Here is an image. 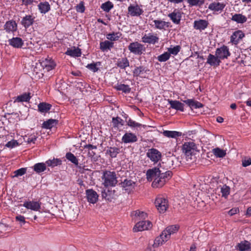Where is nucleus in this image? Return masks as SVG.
<instances>
[{
	"label": "nucleus",
	"mask_w": 251,
	"mask_h": 251,
	"mask_svg": "<svg viewBox=\"0 0 251 251\" xmlns=\"http://www.w3.org/2000/svg\"><path fill=\"white\" fill-rule=\"evenodd\" d=\"M170 53L165 52L164 53L158 56L157 59L160 62H165L168 60L170 57Z\"/></svg>",
	"instance_id": "obj_52"
},
{
	"label": "nucleus",
	"mask_w": 251,
	"mask_h": 251,
	"mask_svg": "<svg viewBox=\"0 0 251 251\" xmlns=\"http://www.w3.org/2000/svg\"><path fill=\"white\" fill-rule=\"evenodd\" d=\"M168 101L170 104V108L176 110L184 111V104L176 100H172L168 99Z\"/></svg>",
	"instance_id": "obj_19"
},
{
	"label": "nucleus",
	"mask_w": 251,
	"mask_h": 251,
	"mask_svg": "<svg viewBox=\"0 0 251 251\" xmlns=\"http://www.w3.org/2000/svg\"><path fill=\"white\" fill-rule=\"evenodd\" d=\"M184 103L188 105L191 109L199 108L203 107V104L194 99H187L183 101Z\"/></svg>",
	"instance_id": "obj_26"
},
{
	"label": "nucleus",
	"mask_w": 251,
	"mask_h": 251,
	"mask_svg": "<svg viewBox=\"0 0 251 251\" xmlns=\"http://www.w3.org/2000/svg\"><path fill=\"white\" fill-rule=\"evenodd\" d=\"M117 90L121 91L125 93H129L131 91V88L128 85L125 84H118L115 86Z\"/></svg>",
	"instance_id": "obj_43"
},
{
	"label": "nucleus",
	"mask_w": 251,
	"mask_h": 251,
	"mask_svg": "<svg viewBox=\"0 0 251 251\" xmlns=\"http://www.w3.org/2000/svg\"><path fill=\"white\" fill-rule=\"evenodd\" d=\"M85 149H88L89 150H92V149H96L97 146H94L91 144H88L84 146Z\"/></svg>",
	"instance_id": "obj_64"
},
{
	"label": "nucleus",
	"mask_w": 251,
	"mask_h": 251,
	"mask_svg": "<svg viewBox=\"0 0 251 251\" xmlns=\"http://www.w3.org/2000/svg\"><path fill=\"white\" fill-rule=\"evenodd\" d=\"M120 152V148L117 147H109L106 151V153L112 157L115 158Z\"/></svg>",
	"instance_id": "obj_42"
},
{
	"label": "nucleus",
	"mask_w": 251,
	"mask_h": 251,
	"mask_svg": "<svg viewBox=\"0 0 251 251\" xmlns=\"http://www.w3.org/2000/svg\"><path fill=\"white\" fill-rule=\"evenodd\" d=\"M226 4L219 2H213L208 6V9L215 12L221 13L226 6Z\"/></svg>",
	"instance_id": "obj_16"
},
{
	"label": "nucleus",
	"mask_w": 251,
	"mask_h": 251,
	"mask_svg": "<svg viewBox=\"0 0 251 251\" xmlns=\"http://www.w3.org/2000/svg\"><path fill=\"white\" fill-rule=\"evenodd\" d=\"M113 3L110 1H108L101 4L100 7L105 12H108L110 10L113 8Z\"/></svg>",
	"instance_id": "obj_45"
},
{
	"label": "nucleus",
	"mask_w": 251,
	"mask_h": 251,
	"mask_svg": "<svg viewBox=\"0 0 251 251\" xmlns=\"http://www.w3.org/2000/svg\"><path fill=\"white\" fill-rule=\"evenodd\" d=\"M8 43L10 45L16 48H20L24 44L22 39L19 37H13L8 40Z\"/></svg>",
	"instance_id": "obj_23"
},
{
	"label": "nucleus",
	"mask_w": 251,
	"mask_h": 251,
	"mask_svg": "<svg viewBox=\"0 0 251 251\" xmlns=\"http://www.w3.org/2000/svg\"><path fill=\"white\" fill-rule=\"evenodd\" d=\"M212 152L217 157H223L226 154V151L219 148L213 149Z\"/></svg>",
	"instance_id": "obj_44"
},
{
	"label": "nucleus",
	"mask_w": 251,
	"mask_h": 251,
	"mask_svg": "<svg viewBox=\"0 0 251 251\" xmlns=\"http://www.w3.org/2000/svg\"><path fill=\"white\" fill-rule=\"evenodd\" d=\"M128 49L131 52L138 55L142 54L143 52L145 50L144 45L137 42L131 43L129 45Z\"/></svg>",
	"instance_id": "obj_6"
},
{
	"label": "nucleus",
	"mask_w": 251,
	"mask_h": 251,
	"mask_svg": "<svg viewBox=\"0 0 251 251\" xmlns=\"http://www.w3.org/2000/svg\"><path fill=\"white\" fill-rule=\"evenodd\" d=\"M173 175L170 171L165 172L164 168L159 164V167H154L147 171L146 176L148 181H152L153 187H161L169 180Z\"/></svg>",
	"instance_id": "obj_1"
},
{
	"label": "nucleus",
	"mask_w": 251,
	"mask_h": 251,
	"mask_svg": "<svg viewBox=\"0 0 251 251\" xmlns=\"http://www.w3.org/2000/svg\"><path fill=\"white\" fill-rule=\"evenodd\" d=\"M65 54L72 57H79L80 56L81 52L80 49L78 48L73 47L71 48H68Z\"/></svg>",
	"instance_id": "obj_25"
},
{
	"label": "nucleus",
	"mask_w": 251,
	"mask_h": 251,
	"mask_svg": "<svg viewBox=\"0 0 251 251\" xmlns=\"http://www.w3.org/2000/svg\"><path fill=\"white\" fill-rule=\"evenodd\" d=\"M163 135L167 137L176 138L177 137L181 136L182 133L176 131L164 130L163 132Z\"/></svg>",
	"instance_id": "obj_34"
},
{
	"label": "nucleus",
	"mask_w": 251,
	"mask_h": 251,
	"mask_svg": "<svg viewBox=\"0 0 251 251\" xmlns=\"http://www.w3.org/2000/svg\"><path fill=\"white\" fill-rule=\"evenodd\" d=\"M102 179L105 187L115 186L118 182L116 174L115 172L105 171L103 173Z\"/></svg>",
	"instance_id": "obj_2"
},
{
	"label": "nucleus",
	"mask_w": 251,
	"mask_h": 251,
	"mask_svg": "<svg viewBox=\"0 0 251 251\" xmlns=\"http://www.w3.org/2000/svg\"><path fill=\"white\" fill-rule=\"evenodd\" d=\"M31 98L30 93H25L15 98L14 102H28Z\"/></svg>",
	"instance_id": "obj_30"
},
{
	"label": "nucleus",
	"mask_w": 251,
	"mask_h": 251,
	"mask_svg": "<svg viewBox=\"0 0 251 251\" xmlns=\"http://www.w3.org/2000/svg\"><path fill=\"white\" fill-rule=\"evenodd\" d=\"M152 227V224L149 221L142 220L136 223L133 228L134 232L148 230Z\"/></svg>",
	"instance_id": "obj_7"
},
{
	"label": "nucleus",
	"mask_w": 251,
	"mask_h": 251,
	"mask_svg": "<svg viewBox=\"0 0 251 251\" xmlns=\"http://www.w3.org/2000/svg\"><path fill=\"white\" fill-rule=\"evenodd\" d=\"M86 195L88 201L90 203L94 204L98 201L99 196L97 192L93 189L86 190Z\"/></svg>",
	"instance_id": "obj_13"
},
{
	"label": "nucleus",
	"mask_w": 251,
	"mask_h": 251,
	"mask_svg": "<svg viewBox=\"0 0 251 251\" xmlns=\"http://www.w3.org/2000/svg\"><path fill=\"white\" fill-rule=\"evenodd\" d=\"M188 3L191 6H201L204 3V0H187Z\"/></svg>",
	"instance_id": "obj_55"
},
{
	"label": "nucleus",
	"mask_w": 251,
	"mask_h": 251,
	"mask_svg": "<svg viewBox=\"0 0 251 251\" xmlns=\"http://www.w3.org/2000/svg\"><path fill=\"white\" fill-rule=\"evenodd\" d=\"M251 164V159L248 158L242 160V165L243 167H247Z\"/></svg>",
	"instance_id": "obj_61"
},
{
	"label": "nucleus",
	"mask_w": 251,
	"mask_h": 251,
	"mask_svg": "<svg viewBox=\"0 0 251 251\" xmlns=\"http://www.w3.org/2000/svg\"><path fill=\"white\" fill-rule=\"evenodd\" d=\"M153 23H154L155 28L159 29H164L166 24L164 21L156 20H154Z\"/></svg>",
	"instance_id": "obj_51"
},
{
	"label": "nucleus",
	"mask_w": 251,
	"mask_h": 251,
	"mask_svg": "<svg viewBox=\"0 0 251 251\" xmlns=\"http://www.w3.org/2000/svg\"><path fill=\"white\" fill-rule=\"evenodd\" d=\"M155 205L160 213H164L168 208V200L162 197H157L154 202Z\"/></svg>",
	"instance_id": "obj_4"
},
{
	"label": "nucleus",
	"mask_w": 251,
	"mask_h": 251,
	"mask_svg": "<svg viewBox=\"0 0 251 251\" xmlns=\"http://www.w3.org/2000/svg\"><path fill=\"white\" fill-rule=\"evenodd\" d=\"M179 228V226L177 225H171L167 226L163 231V232L165 234V239H169L171 235L176 233L178 231Z\"/></svg>",
	"instance_id": "obj_14"
},
{
	"label": "nucleus",
	"mask_w": 251,
	"mask_h": 251,
	"mask_svg": "<svg viewBox=\"0 0 251 251\" xmlns=\"http://www.w3.org/2000/svg\"><path fill=\"white\" fill-rule=\"evenodd\" d=\"M169 239H166L165 237V234L162 232V233L160 235V236L157 237L154 241V244H153V247L154 248H157L159 247L160 245L163 244V243L166 242Z\"/></svg>",
	"instance_id": "obj_31"
},
{
	"label": "nucleus",
	"mask_w": 251,
	"mask_h": 251,
	"mask_svg": "<svg viewBox=\"0 0 251 251\" xmlns=\"http://www.w3.org/2000/svg\"><path fill=\"white\" fill-rule=\"evenodd\" d=\"M46 164L44 163H38L33 166V170L36 173L40 174L46 169Z\"/></svg>",
	"instance_id": "obj_37"
},
{
	"label": "nucleus",
	"mask_w": 251,
	"mask_h": 251,
	"mask_svg": "<svg viewBox=\"0 0 251 251\" xmlns=\"http://www.w3.org/2000/svg\"><path fill=\"white\" fill-rule=\"evenodd\" d=\"M40 12L42 14H46L50 9V6L47 1L41 2L38 5Z\"/></svg>",
	"instance_id": "obj_27"
},
{
	"label": "nucleus",
	"mask_w": 251,
	"mask_h": 251,
	"mask_svg": "<svg viewBox=\"0 0 251 251\" xmlns=\"http://www.w3.org/2000/svg\"><path fill=\"white\" fill-rule=\"evenodd\" d=\"M57 123V120L50 119L43 123V127L46 129H50L56 125Z\"/></svg>",
	"instance_id": "obj_38"
},
{
	"label": "nucleus",
	"mask_w": 251,
	"mask_h": 251,
	"mask_svg": "<svg viewBox=\"0 0 251 251\" xmlns=\"http://www.w3.org/2000/svg\"><path fill=\"white\" fill-rule=\"evenodd\" d=\"M168 16L174 23L176 24H179L181 19V14L180 12L174 11L173 12L169 14Z\"/></svg>",
	"instance_id": "obj_33"
},
{
	"label": "nucleus",
	"mask_w": 251,
	"mask_h": 251,
	"mask_svg": "<svg viewBox=\"0 0 251 251\" xmlns=\"http://www.w3.org/2000/svg\"><path fill=\"white\" fill-rule=\"evenodd\" d=\"M120 36L121 34H120L119 32H113L112 33H109L107 34L106 38L110 41H116L119 39V38L120 37Z\"/></svg>",
	"instance_id": "obj_50"
},
{
	"label": "nucleus",
	"mask_w": 251,
	"mask_h": 251,
	"mask_svg": "<svg viewBox=\"0 0 251 251\" xmlns=\"http://www.w3.org/2000/svg\"><path fill=\"white\" fill-rule=\"evenodd\" d=\"M37 139V137L35 135H30L27 139L26 142L28 143H34Z\"/></svg>",
	"instance_id": "obj_62"
},
{
	"label": "nucleus",
	"mask_w": 251,
	"mask_h": 251,
	"mask_svg": "<svg viewBox=\"0 0 251 251\" xmlns=\"http://www.w3.org/2000/svg\"><path fill=\"white\" fill-rule=\"evenodd\" d=\"M131 214L134 215L136 217L137 220H145L148 216L147 213L143 211H140L139 210L133 211Z\"/></svg>",
	"instance_id": "obj_40"
},
{
	"label": "nucleus",
	"mask_w": 251,
	"mask_h": 251,
	"mask_svg": "<svg viewBox=\"0 0 251 251\" xmlns=\"http://www.w3.org/2000/svg\"><path fill=\"white\" fill-rule=\"evenodd\" d=\"M231 20L238 24H243L247 22V18L241 14H235L232 15Z\"/></svg>",
	"instance_id": "obj_28"
},
{
	"label": "nucleus",
	"mask_w": 251,
	"mask_h": 251,
	"mask_svg": "<svg viewBox=\"0 0 251 251\" xmlns=\"http://www.w3.org/2000/svg\"><path fill=\"white\" fill-rule=\"evenodd\" d=\"M208 23L204 20H199L195 21L194 23V27L195 29L201 31L205 29L208 26Z\"/></svg>",
	"instance_id": "obj_22"
},
{
	"label": "nucleus",
	"mask_w": 251,
	"mask_h": 251,
	"mask_svg": "<svg viewBox=\"0 0 251 251\" xmlns=\"http://www.w3.org/2000/svg\"><path fill=\"white\" fill-rule=\"evenodd\" d=\"M114 43L108 40H105L100 43V49L102 51H105L107 50H110L113 47Z\"/></svg>",
	"instance_id": "obj_36"
},
{
	"label": "nucleus",
	"mask_w": 251,
	"mask_h": 251,
	"mask_svg": "<svg viewBox=\"0 0 251 251\" xmlns=\"http://www.w3.org/2000/svg\"><path fill=\"white\" fill-rule=\"evenodd\" d=\"M221 60L217 55L209 54L207 58L206 63L214 67L220 65Z\"/></svg>",
	"instance_id": "obj_18"
},
{
	"label": "nucleus",
	"mask_w": 251,
	"mask_h": 251,
	"mask_svg": "<svg viewBox=\"0 0 251 251\" xmlns=\"http://www.w3.org/2000/svg\"><path fill=\"white\" fill-rule=\"evenodd\" d=\"M230 188L229 186L224 185L221 188V192L223 197L226 198L230 193Z\"/></svg>",
	"instance_id": "obj_48"
},
{
	"label": "nucleus",
	"mask_w": 251,
	"mask_h": 251,
	"mask_svg": "<svg viewBox=\"0 0 251 251\" xmlns=\"http://www.w3.org/2000/svg\"><path fill=\"white\" fill-rule=\"evenodd\" d=\"M239 212V210L238 208H233L231 209H230L228 212V213L230 216H233L235 215V214L238 213Z\"/></svg>",
	"instance_id": "obj_60"
},
{
	"label": "nucleus",
	"mask_w": 251,
	"mask_h": 251,
	"mask_svg": "<svg viewBox=\"0 0 251 251\" xmlns=\"http://www.w3.org/2000/svg\"><path fill=\"white\" fill-rule=\"evenodd\" d=\"M76 10L77 12L83 13L85 10V7L83 2H80L76 6Z\"/></svg>",
	"instance_id": "obj_58"
},
{
	"label": "nucleus",
	"mask_w": 251,
	"mask_h": 251,
	"mask_svg": "<svg viewBox=\"0 0 251 251\" xmlns=\"http://www.w3.org/2000/svg\"><path fill=\"white\" fill-rule=\"evenodd\" d=\"M149 71L146 67L140 66L139 67H136L133 71V75L134 76H142V75L144 73H146L147 72Z\"/></svg>",
	"instance_id": "obj_32"
},
{
	"label": "nucleus",
	"mask_w": 251,
	"mask_h": 251,
	"mask_svg": "<svg viewBox=\"0 0 251 251\" xmlns=\"http://www.w3.org/2000/svg\"><path fill=\"white\" fill-rule=\"evenodd\" d=\"M35 19L32 15H26L22 18L21 23L25 28H27L33 24Z\"/></svg>",
	"instance_id": "obj_12"
},
{
	"label": "nucleus",
	"mask_w": 251,
	"mask_h": 251,
	"mask_svg": "<svg viewBox=\"0 0 251 251\" xmlns=\"http://www.w3.org/2000/svg\"><path fill=\"white\" fill-rule=\"evenodd\" d=\"M26 173V169L25 168H21L15 171V176H22L24 175Z\"/></svg>",
	"instance_id": "obj_57"
},
{
	"label": "nucleus",
	"mask_w": 251,
	"mask_h": 251,
	"mask_svg": "<svg viewBox=\"0 0 251 251\" xmlns=\"http://www.w3.org/2000/svg\"><path fill=\"white\" fill-rule=\"evenodd\" d=\"M38 63H39V62L36 63L35 65H32V70H33V72H34L36 74L40 73V72H41L42 70H43L42 68H40L38 67V66L37 65V64Z\"/></svg>",
	"instance_id": "obj_59"
},
{
	"label": "nucleus",
	"mask_w": 251,
	"mask_h": 251,
	"mask_svg": "<svg viewBox=\"0 0 251 251\" xmlns=\"http://www.w3.org/2000/svg\"><path fill=\"white\" fill-rule=\"evenodd\" d=\"M120 184L125 191L128 192L132 191L136 186V183L135 181L128 179H125L123 181L121 182Z\"/></svg>",
	"instance_id": "obj_9"
},
{
	"label": "nucleus",
	"mask_w": 251,
	"mask_h": 251,
	"mask_svg": "<svg viewBox=\"0 0 251 251\" xmlns=\"http://www.w3.org/2000/svg\"><path fill=\"white\" fill-rule=\"evenodd\" d=\"M127 125L131 127L142 126L144 128H145L146 126L145 125H142V124H140L139 123H136V122L130 119H129L127 121Z\"/></svg>",
	"instance_id": "obj_54"
},
{
	"label": "nucleus",
	"mask_w": 251,
	"mask_h": 251,
	"mask_svg": "<svg viewBox=\"0 0 251 251\" xmlns=\"http://www.w3.org/2000/svg\"><path fill=\"white\" fill-rule=\"evenodd\" d=\"M181 49V47L180 46H176L173 48H169L168 49V52L170 53V55L171 54L173 55H176L180 51Z\"/></svg>",
	"instance_id": "obj_53"
},
{
	"label": "nucleus",
	"mask_w": 251,
	"mask_h": 251,
	"mask_svg": "<svg viewBox=\"0 0 251 251\" xmlns=\"http://www.w3.org/2000/svg\"><path fill=\"white\" fill-rule=\"evenodd\" d=\"M137 140V136L131 132H126L122 138V141L125 144L134 143Z\"/></svg>",
	"instance_id": "obj_15"
},
{
	"label": "nucleus",
	"mask_w": 251,
	"mask_h": 251,
	"mask_svg": "<svg viewBox=\"0 0 251 251\" xmlns=\"http://www.w3.org/2000/svg\"><path fill=\"white\" fill-rule=\"evenodd\" d=\"M245 36L244 33L242 30H238L233 32L230 37V41L232 43L236 45L239 41Z\"/></svg>",
	"instance_id": "obj_17"
},
{
	"label": "nucleus",
	"mask_w": 251,
	"mask_h": 251,
	"mask_svg": "<svg viewBox=\"0 0 251 251\" xmlns=\"http://www.w3.org/2000/svg\"><path fill=\"white\" fill-rule=\"evenodd\" d=\"M66 158L70 161H71L72 163L74 164L75 165L77 166L79 168H81L80 166H78V161L77 158L74 155V154L69 152H67L66 154Z\"/></svg>",
	"instance_id": "obj_41"
},
{
	"label": "nucleus",
	"mask_w": 251,
	"mask_h": 251,
	"mask_svg": "<svg viewBox=\"0 0 251 251\" xmlns=\"http://www.w3.org/2000/svg\"><path fill=\"white\" fill-rule=\"evenodd\" d=\"M100 65V62H97L96 63H93L89 64L86 66V67L90 70L95 73L99 70V68L98 67V66Z\"/></svg>",
	"instance_id": "obj_49"
},
{
	"label": "nucleus",
	"mask_w": 251,
	"mask_h": 251,
	"mask_svg": "<svg viewBox=\"0 0 251 251\" xmlns=\"http://www.w3.org/2000/svg\"><path fill=\"white\" fill-rule=\"evenodd\" d=\"M236 248L239 251H249L251 249V244L248 241L244 240L238 243Z\"/></svg>",
	"instance_id": "obj_24"
},
{
	"label": "nucleus",
	"mask_w": 251,
	"mask_h": 251,
	"mask_svg": "<svg viewBox=\"0 0 251 251\" xmlns=\"http://www.w3.org/2000/svg\"><path fill=\"white\" fill-rule=\"evenodd\" d=\"M51 105L47 102H40L38 105V111L41 113H47L51 109Z\"/></svg>",
	"instance_id": "obj_29"
},
{
	"label": "nucleus",
	"mask_w": 251,
	"mask_h": 251,
	"mask_svg": "<svg viewBox=\"0 0 251 251\" xmlns=\"http://www.w3.org/2000/svg\"><path fill=\"white\" fill-rule=\"evenodd\" d=\"M112 123L113 126L114 127H118L120 125L121 126L124 125L123 120L118 117H113L112 118Z\"/></svg>",
	"instance_id": "obj_46"
},
{
	"label": "nucleus",
	"mask_w": 251,
	"mask_h": 251,
	"mask_svg": "<svg viewBox=\"0 0 251 251\" xmlns=\"http://www.w3.org/2000/svg\"><path fill=\"white\" fill-rule=\"evenodd\" d=\"M23 206L27 209L34 211H38L41 208L40 203L37 201H26L23 204Z\"/></svg>",
	"instance_id": "obj_21"
},
{
	"label": "nucleus",
	"mask_w": 251,
	"mask_h": 251,
	"mask_svg": "<svg viewBox=\"0 0 251 251\" xmlns=\"http://www.w3.org/2000/svg\"><path fill=\"white\" fill-rule=\"evenodd\" d=\"M197 147L193 142H185L182 146V152L184 154L187 161L192 160V157L197 151Z\"/></svg>",
	"instance_id": "obj_3"
},
{
	"label": "nucleus",
	"mask_w": 251,
	"mask_h": 251,
	"mask_svg": "<svg viewBox=\"0 0 251 251\" xmlns=\"http://www.w3.org/2000/svg\"><path fill=\"white\" fill-rule=\"evenodd\" d=\"M146 155L154 163L158 162L161 160L162 157L161 152L155 148L149 149L147 152Z\"/></svg>",
	"instance_id": "obj_5"
},
{
	"label": "nucleus",
	"mask_w": 251,
	"mask_h": 251,
	"mask_svg": "<svg viewBox=\"0 0 251 251\" xmlns=\"http://www.w3.org/2000/svg\"><path fill=\"white\" fill-rule=\"evenodd\" d=\"M19 145L17 141L12 140L8 142L5 145V147L12 149Z\"/></svg>",
	"instance_id": "obj_56"
},
{
	"label": "nucleus",
	"mask_w": 251,
	"mask_h": 251,
	"mask_svg": "<svg viewBox=\"0 0 251 251\" xmlns=\"http://www.w3.org/2000/svg\"><path fill=\"white\" fill-rule=\"evenodd\" d=\"M16 219L17 221H20V222L23 223V224H25V217L22 215H18V216H16Z\"/></svg>",
	"instance_id": "obj_63"
},
{
	"label": "nucleus",
	"mask_w": 251,
	"mask_h": 251,
	"mask_svg": "<svg viewBox=\"0 0 251 251\" xmlns=\"http://www.w3.org/2000/svg\"><path fill=\"white\" fill-rule=\"evenodd\" d=\"M128 11L131 16H138L141 15L143 12V10L138 5L136 6L130 5L128 7Z\"/></svg>",
	"instance_id": "obj_20"
},
{
	"label": "nucleus",
	"mask_w": 251,
	"mask_h": 251,
	"mask_svg": "<svg viewBox=\"0 0 251 251\" xmlns=\"http://www.w3.org/2000/svg\"><path fill=\"white\" fill-rule=\"evenodd\" d=\"M4 29L6 31H14L17 30V24L15 21H8L4 25Z\"/></svg>",
	"instance_id": "obj_35"
},
{
	"label": "nucleus",
	"mask_w": 251,
	"mask_h": 251,
	"mask_svg": "<svg viewBox=\"0 0 251 251\" xmlns=\"http://www.w3.org/2000/svg\"><path fill=\"white\" fill-rule=\"evenodd\" d=\"M61 160L59 159H53L52 160H49L46 162V164L48 166L55 167L58 165L61 164Z\"/></svg>",
	"instance_id": "obj_47"
},
{
	"label": "nucleus",
	"mask_w": 251,
	"mask_h": 251,
	"mask_svg": "<svg viewBox=\"0 0 251 251\" xmlns=\"http://www.w3.org/2000/svg\"><path fill=\"white\" fill-rule=\"evenodd\" d=\"M117 65L121 69H125L126 67L129 66V62L127 58H122L118 60Z\"/></svg>",
	"instance_id": "obj_39"
},
{
	"label": "nucleus",
	"mask_w": 251,
	"mask_h": 251,
	"mask_svg": "<svg viewBox=\"0 0 251 251\" xmlns=\"http://www.w3.org/2000/svg\"><path fill=\"white\" fill-rule=\"evenodd\" d=\"M37 65L40 68H42L43 70L46 69L47 71H49L55 67V64L52 60L46 59L42 62L39 61V63Z\"/></svg>",
	"instance_id": "obj_10"
},
{
	"label": "nucleus",
	"mask_w": 251,
	"mask_h": 251,
	"mask_svg": "<svg viewBox=\"0 0 251 251\" xmlns=\"http://www.w3.org/2000/svg\"><path fill=\"white\" fill-rule=\"evenodd\" d=\"M215 55H217L221 60V59L227 58V57L230 56V53L227 47L223 45L222 47L216 49Z\"/></svg>",
	"instance_id": "obj_8"
},
{
	"label": "nucleus",
	"mask_w": 251,
	"mask_h": 251,
	"mask_svg": "<svg viewBox=\"0 0 251 251\" xmlns=\"http://www.w3.org/2000/svg\"><path fill=\"white\" fill-rule=\"evenodd\" d=\"M159 38L152 33L145 34L142 37V41L145 43L155 44L158 42Z\"/></svg>",
	"instance_id": "obj_11"
}]
</instances>
